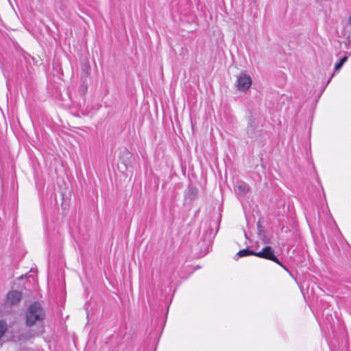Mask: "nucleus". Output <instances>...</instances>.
<instances>
[{
	"mask_svg": "<svg viewBox=\"0 0 351 351\" xmlns=\"http://www.w3.org/2000/svg\"><path fill=\"white\" fill-rule=\"evenodd\" d=\"M255 254H256V252H254L252 250H249L247 249H244V250H240L237 253V256H239V257H243V256H246L248 255H254L255 256Z\"/></svg>",
	"mask_w": 351,
	"mask_h": 351,
	"instance_id": "9d476101",
	"label": "nucleus"
},
{
	"mask_svg": "<svg viewBox=\"0 0 351 351\" xmlns=\"http://www.w3.org/2000/svg\"><path fill=\"white\" fill-rule=\"evenodd\" d=\"M36 274L34 271L30 270L28 273L25 275H21L18 279L20 281V283L22 284H29L34 285L36 282Z\"/></svg>",
	"mask_w": 351,
	"mask_h": 351,
	"instance_id": "20e7f679",
	"label": "nucleus"
},
{
	"mask_svg": "<svg viewBox=\"0 0 351 351\" xmlns=\"http://www.w3.org/2000/svg\"><path fill=\"white\" fill-rule=\"evenodd\" d=\"M331 78H332V77L328 80V83L329 82H330Z\"/></svg>",
	"mask_w": 351,
	"mask_h": 351,
	"instance_id": "f3484780",
	"label": "nucleus"
},
{
	"mask_svg": "<svg viewBox=\"0 0 351 351\" xmlns=\"http://www.w3.org/2000/svg\"><path fill=\"white\" fill-rule=\"evenodd\" d=\"M161 292L165 293L164 296V300L165 302H168L169 300H171L172 297L173 296L175 289H172V287H164L163 289H161Z\"/></svg>",
	"mask_w": 351,
	"mask_h": 351,
	"instance_id": "0eeeda50",
	"label": "nucleus"
},
{
	"mask_svg": "<svg viewBox=\"0 0 351 351\" xmlns=\"http://www.w3.org/2000/svg\"><path fill=\"white\" fill-rule=\"evenodd\" d=\"M306 291H307V293L308 294L309 293V291H311V296H312V299L314 300L315 299H316L317 300H318V296L317 295H315V292L316 291H322V289H321V287H309V286H307L306 287Z\"/></svg>",
	"mask_w": 351,
	"mask_h": 351,
	"instance_id": "6e6552de",
	"label": "nucleus"
},
{
	"mask_svg": "<svg viewBox=\"0 0 351 351\" xmlns=\"http://www.w3.org/2000/svg\"><path fill=\"white\" fill-rule=\"evenodd\" d=\"M255 256L272 261L280 265L278 258L275 256L274 252L270 246H265L262 251L256 252Z\"/></svg>",
	"mask_w": 351,
	"mask_h": 351,
	"instance_id": "7ed1b4c3",
	"label": "nucleus"
},
{
	"mask_svg": "<svg viewBox=\"0 0 351 351\" xmlns=\"http://www.w3.org/2000/svg\"><path fill=\"white\" fill-rule=\"evenodd\" d=\"M252 85V80L250 75L246 73H241L237 76V87L238 90L241 91H245Z\"/></svg>",
	"mask_w": 351,
	"mask_h": 351,
	"instance_id": "f03ea898",
	"label": "nucleus"
},
{
	"mask_svg": "<svg viewBox=\"0 0 351 351\" xmlns=\"http://www.w3.org/2000/svg\"><path fill=\"white\" fill-rule=\"evenodd\" d=\"M7 329V323L4 320L0 321V337L3 336Z\"/></svg>",
	"mask_w": 351,
	"mask_h": 351,
	"instance_id": "9b49d317",
	"label": "nucleus"
},
{
	"mask_svg": "<svg viewBox=\"0 0 351 351\" xmlns=\"http://www.w3.org/2000/svg\"><path fill=\"white\" fill-rule=\"evenodd\" d=\"M348 60V57L347 56H344L339 61V62L340 64H341V65H343L346 61Z\"/></svg>",
	"mask_w": 351,
	"mask_h": 351,
	"instance_id": "ddd939ff",
	"label": "nucleus"
},
{
	"mask_svg": "<svg viewBox=\"0 0 351 351\" xmlns=\"http://www.w3.org/2000/svg\"><path fill=\"white\" fill-rule=\"evenodd\" d=\"M300 291L303 294L304 297L305 298V293H304V287H300Z\"/></svg>",
	"mask_w": 351,
	"mask_h": 351,
	"instance_id": "2eb2a0df",
	"label": "nucleus"
},
{
	"mask_svg": "<svg viewBox=\"0 0 351 351\" xmlns=\"http://www.w3.org/2000/svg\"><path fill=\"white\" fill-rule=\"evenodd\" d=\"M45 311L38 302L30 304L25 311V324L31 327L45 319Z\"/></svg>",
	"mask_w": 351,
	"mask_h": 351,
	"instance_id": "f257e3e1",
	"label": "nucleus"
},
{
	"mask_svg": "<svg viewBox=\"0 0 351 351\" xmlns=\"http://www.w3.org/2000/svg\"><path fill=\"white\" fill-rule=\"evenodd\" d=\"M349 23H350V25H351V16H350V18H349Z\"/></svg>",
	"mask_w": 351,
	"mask_h": 351,
	"instance_id": "dca6fc26",
	"label": "nucleus"
},
{
	"mask_svg": "<svg viewBox=\"0 0 351 351\" xmlns=\"http://www.w3.org/2000/svg\"><path fill=\"white\" fill-rule=\"evenodd\" d=\"M348 60V57L347 56H344L339 61V62L340 64H341V65H343L346 61Z\"/></svg>",
	"mask_w": 351,
	"mask_h": 351,
	"instance_id": "4468645a",
	"label": "nucleus"
},
{
	"mask_svg": "<svg viewBox=\"0 0 351 351\" xmlns=\"http://www.w3.org/2000/svg\"><path fill=\"white\" fill-rule=\"evenodd\" d=\"M22 298V293L18 291H11L7 294V302L10 305L19 303Z\"/></svg>",
	"mask_w": 351,
	"mask_h": 351,
	"instance_id": "39448f33",
	"label": "nucleus"
},
{
	"mask_svg": "<svg viewBox=\"0 0 351 351\" xmlns=\"http://www.w3.org/2000/svg\"><path fill=\"white\" fill-rule=\"evenodd\" d=\"M343 65H341V64H340L339 62L335 64V71H339L341 67H342Z\"/></svg>",
	"mask_w": 351,
	"mask_h": 351,
	"instance_id": "f8f14e48",
	"label": "nucleus"
},
{
	"mask_svg": "<svg viewBox=\"0 0 351 351\" xmlns=\"http://www.w3.org/2000/svg\"><path fill=\"white\" fill-rule=\"evenodd\" d=\"M33 335L30 331H27L24 333H21L19 336V341H26L32 337Z\"/></svg>",
	"mask_w": 351,
	"mask_h": 351,
	"instance_id": "1a4fd4ad",
	"label": "nucleus"
},
{
	"mask_svg": "<svg viewBox=\"0 0 351 351\" xmlns=\"http://www.w3.org/2000/svg\"><path fill=\"white\" fill-rule=\"evenodd\" d=\"M249 190L248 185L243 182H238L236 185V191L241 195H245Z\"/></svg>",
	"mask_w": 351,
	"mask_h": 351,
	"instance_id": "423d86ee",
	"label": "nucleus"
}]
</instances>
